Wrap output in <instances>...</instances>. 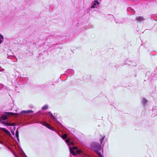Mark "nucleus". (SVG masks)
<instances>
[{
  "label": "nucleus",
  "mask_w": 157,
  "mask_h": 157,
  "mask_svg": "<svg viewBox=\"0 0 157 157\" xmlns=\"http://www.w3.org/2000/svg\"><path fill=\"white\" fill-rule=\"evenodd\" d=\"M90 147L98 155V157H102L101 153L99 152L101 150L100 144L96 142H92L90 144Z\"/></svg>",
  "instance_id": "1"
},
{
  "label": "nucleus",
  "mask_w": 157,
  "mask_h": 157,
  "mask_svg": "<svg viewBox=\"0 0 157 157\" xmlns=\"http://www.w3.org/2000/svg\"><path fill=\"white\" fill-rule=\"evenodd\" d=\"M70 152L73 155H75L76 154H83V151L80 150H77V147H74L72 148L70 147Z\"/></svg>",
  "instance_id": "2"
},
{
  "label": "nucleus",
  "mask_w": 157,
  "mask_h": 157,
  "mask_svg": "<svg viewBox=\"0 0 157 157\" xmlns=\"http://www.w3.org/2000/svg\"><path fill=\"white\" fill-rule=\"evenodd\" d=\"M15 114L18 116L22 117H27L29 115V110H23L19 113H16Z\"/></svg>",
  "instance_id": "3"
},
{
  "label": "nucleus",
  "mask_w": 157,
  "mask_h": 157,
  "mask_svg": "<svg viewBox=\"0 0 157 157\" xmlns=\"http://www.w3.org/2000/svg\"><path fill=\"white\" fill-rule=\"evenodd\" d=\"M18 155H14L15 157H27L22 150L21 148L19 149Z\"/></svg>",
  "instance_id": "4"
},
{
  "label": "nucleus",
  "mask_w": 157,
  "mask_h": 157,
  "mask_svg": "<svg viewBox=\"0 0 157 157\" xmlns=\"http://www.w3.org/2000/svg\"><path fill=\"white\" fill-rule=\"evenodd\" d=\"M99 2L98 1H94L92 3V5L91 6V7L92 8H94L97 5H99Z\"/></svg>",
  "instance_id": "5"
},
{
  "label": "nucleus",
  "mask_w": 157,
  "mask_h": 157,
  "mask_svg": "<svg viewBox=\"0 0 157 157\" xmlns=\"http://www.w3.org/2000/svg\"><path fill=\"white\" fill-rule=\"evenodd\" d=\"M136 21L140 22L141 21H144L145 19L143 17L138 16L136 18Z\"/></svg>",
  "instance_id": "6"
},
{
  "label": "nucleus",
  "mask_w": 157,
  "mask_h": 157,
  "mask_svg": "<svg viewBox=\"0 0 157 157\" xmlns=\"http://www.w3.org/2000/svg\"><path fill=\"white\" fill-rule=\"evenodd\" d=\"M15 136L16 138L17 139V141L19 142V132L17 130L15 133Z\"/></svg>",
  "instance_id": "7"
},
{
  "label": "nucleus",
  "mask_w": 157,
  "mask_h": 157,
  "mask_svg": "<svg viewBox=\"0 0 157 157\" xmlns=\"http://www.w3.org/2000/svg\"><path fill=\"white\" fill-rule=\"evenodd\" d=\"M4 40L3 36L1 34H0V44H2Z\"/></svg>",
  "instance_id": "8"
},
{
  "label": "nucleus",
  "mask_w": 157,
  "mask_h": 157,
  "mask_svg": "<svg viewBox=\"0 0 157 157\" xmlns=\"http://www.w3.org/2000/svg\"><path fill=\"white\" fill-rule=\"evenodd\" d=\"M4 88V89L6 90H8V87H4V85L2 84H0V90L2 89V88Z\"/></svg>",
  "instance_id": "9"
},
{
  "label": "nucleus",
  "mask_w": 157,
  "mask_h": 157,
  "mask_svg": "<svg viewBox=\"0 0 157 157\" xmlns=\"http://www.w3.org/2000/svg\"><path fill=\"white\" fill-rule=\"evenodd\" d=\"M7 119V116L5 115H2L1 117V121H5Z\"/></svg>",
  "instance_id": "10"
},
{
  "label": "nucleus",
  "mask_w": 157,
  "mask_h": 157,
  "mask_svg": "<svg viewBox=\"0 0 157 157\" xmlns=\"http://www.w3.org/2000/svg\"><path fill=\"white\" fill-rule=\"evenodd\" d=\"M45 126H46L47 128H48L51 130H52L53 128L50 125L48 124V123H47L46 125H45Z\"/></svg>",
  "instance_id": "11"
},
{
  "label": "nucleus",
  "mask_w": 157,
  "mask_h": 157,
  "mask_svg": "<svg viewBox=\"0 0 157 157\" xmlns=\"http://www.w3.org/2000/svg\"><path fill=\"white\" fill-rule=\"evenodd\" d=\"M2 130L4 131L5 132L7 133H9L10 134V132L6 128H2Z\"/></svg>",
  "instance_id": "12"
},
{
  "label": "nucleus",
  "mask_w": 157,
  "mask_h": 157,
  "mask_svg": "<svg viewBox=\"0 0 157 157\" xmlns=\"http://www.w3.org/2000/svg\"><path fill=\"white\" fill-rule=\"evenodd\" d=\"M48 108V106L47 105H46L43 106L42 108V110H45L47 109Z\"/></svg>",
  "instance_id": "13"
},
{
  "label": "nucleus",
  "mask_w": 157,
  "mask_h": 157,
  "mask_svg": "<svg viewBox=\"0 0 157 157\" xmlns=\"http://www.w3.org/2000/svg\"><path fill=\"white\" fill-rule=\"evenodd\" d=\"M61 137L63 139H65L67 137V134H64Z\"/></svg>",
  "instance_id": "14"
},
{
  "label": "nucleus",
  "mask_w": 157,
  "mask_h": 157,
  "mask_svg": "<svg viewBox=\"0 0 157 157\" xmlns=\"http://www.w3.org/2000/svg\"><path fill=\"white\" fill-rule=\"evenodd\" d=\"M40 123L41 124H42V125H43L45 126V125H46V124L47 123H46L45 122H41Z\"/></svg>",
  "instance_id": "15"
},
{
  "label": "nucleus",
  "mask_w": 157,
  "mask_h": 157,
  "mask_svg": "<svg viewBox=\"0 0 157 157\" xmlns=\"http://www.w3.org/2000/svg\"><path fill=\"white\" fill-rule=\"evenodd\" d=\"M70 139H68L66 140L65 142L69 144L70 143Z\"/></svg>",
  "instance_id": "16"
},
{
  "label": "nucleus",
  "mask_w": 157,
  "mask_h": 157,
  "mask_svg": "<svg viewBox=\"0 0 157 157\" xmlns=\"http://www.w3.org/2000/svg\"><path fill=\"white\" fill-rule=\"evenodd\" d=\"M104 138H105V136L104 137H103L102 138L101 140H100V141H101V144H102V141H103V140H104Z\"/></svg>",
  "instance_id": "17"
},
{
  "label": "nucleus",
  "mask_w": 157,
  "mask_h": 157,
  "mask_svg": "<svg viewBox=\"0 0 157 157\" xmlns=\"http://www.w3.org/2000/svg\"><path fill=\"white\" fill-rule=\"evenodd\" d=\"M11 132L12 133V134L13 135H15V133L13 131H11Z\"/></svg>",
  "instance_id": "18"
},
{
  "label": "nucleus",
  "mask_w": 157,
  "mask_h": 157,
  "mask_svg": "<svg viewBox=\"0 0 157 157\" xmlns=\"http://www.w3.org/2000/svg\"><path fill=\"white\" fill-rule=\"evenodd\" d=\"M70 143V145H74V143L72 142H71Z\"/></svg>",
  "instance_id": "19"
},
{
  "label": "nucleus",
  "mask_w": 157,
  "mask_h": 157,
  "mask_svg": "<svg viewBox=\"0 0 157 157\" xmlns=\"http://www.w3.org/2000/svg\"><path fill=\"white\" fill-rule=\"evenodd\" d=\"M51 116H52L55 119V117L53 116V114H52V113H51Z\"/></svg>",
  "instance_id": "20"
},
{
  "label": "nucleus",
  "mask_w": 157,
  "mask_h": 157,
  "mask_svg": "<svg viewBox=\"0 0 157 157\" xmlns=\"http://www.w3.org/2000/svg\"><path fill=\"white\" fill-rule=\"evenodd\" d=\"M33 112V110H30V113H32Z\"/></svg>",
  "instance_id": "21"
},
{
  "label": "nucleus",
  "mask_w": 157,
  "mask_h": 157,
  "mask_svg": "<svg viewBox=\"0 0 157 157\" xmlns=\"http://www.w3.org/2000/svg\"><path fill=\"white\" fill-rule=\"evenodd\" d=\"M4 70H4V69H2V70H1V71H4Z\"/></svg>",
  "instance_id": "22"
},
{
  "label": "nucleus",
  "mask_w": 157,
  "mask_h": 157,
  "mask_svg": "<svg viewBox=\"0 0 157 157\" xmlns=\"http://www.w3.org/2000/svg\"><path fill=\"white\" fill-rule=\"evenodd\" d=\"M10 113H11V114H14V113H12V112H10Z\"/></svg>",
  "instance_id": "23"
},
{
  "label": "nucleus",
  "mask_w": 157,
  "mask_h": 157,
  "mask_svg": "<svg viewBox=\"0 0 157 157\" xmlns=\"http://www.w3.org/2000/svg\"><path fill=\"white\" fill-rule=\"evenodd\" d=\"M2 122H3V123H6V122L4 121H2Z\"/></svg>",
  "instance_id": "24"
},
{
  "label": "nucleus",
  "mask_w": 157,
  "mask_h": 157,
  "mask_svg": "<svg viewBox=\"0 0 157 157\" xmlns=\"http://www.w3.org/2000/svg\"><path fill=\"white\" fill-rule=\"evenodd\" d=\"M50 113L51 112H49V113Z\"/></svg>",
  "instance_id": "25"
}]
</instances>
